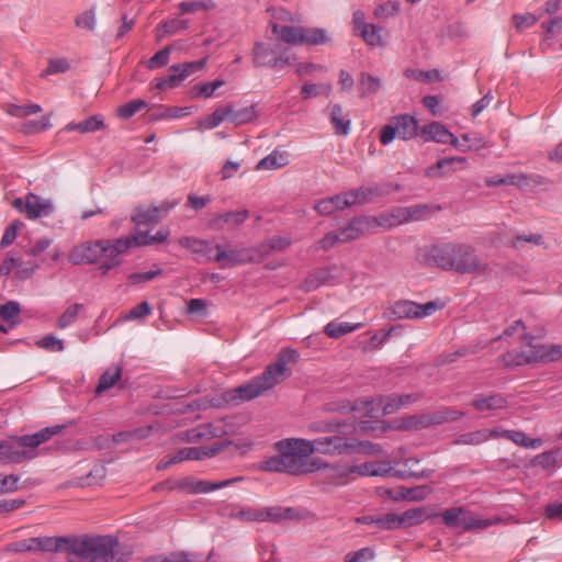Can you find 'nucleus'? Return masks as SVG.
I'll use <instances>...</instances> for the list:
<instances>
[{
    "instance_id": "obj_1",
    "label": "nucleus",
    "mask_w": 562,
    "mask_h": 562,
    "mask_svg": "<svg viewBox=\"0 0 562 562\" xmlns=\"http://www.w3.org/2000/svg\"><path fill=\"white\" fill-rule=\"evenodd\" d=\"M131 551L111 537H71L69 562H126Z\"/></svg>"
},
{
    "instance_id": "obj_2",
    "label": "nucleus",
    "mask_w": 562,
    "mask_h": 562,
    "mask_svg": "<svg viewBox=\"0 0 562 562\" xmlns=\"http://www.w3.org/2000/svg\"><path fill=\"white\" fill-rule=\"evenodd\" d=\"M278 456L263 462V469L269 472H284L293 475L311 473L316 470L315 462L308 458L313 454L310 440L288 438L276 443Z\"/></svg>"
},
{
    "instance_id": "obj_3",
    "label": "nucleus",
    "mask_w": 562,
    "mask_h": 562,
    "mask_svg": "<svg viewBox=\"0 0 562 562\" xmlns=\"http://www.w3.org/2000/svg\"><path fill=\"white\" fill-rule=\"evenodd\" d=\"M297 358L296 350L282 349L278 353L277 360L267 366L260 375L237 386L234 393L241 401H249L265 394L291 375V369L288 364L294 363Z\"/></svg>"
},
{
    "instance_id": "obj_4",
    "label": "nucleus",
    "mask_w": 562,
    "mask_h": 562,
    "mask_svg": "<svg viewBox=\"0 0 562 562\" xmlns=\"http://www.w3.org/2000/svg\"><path fill=\"white\" fill-rule=\"evenodd\" d=\"M272 32L289 45H322L330 38L321 27H305L300 25H280L272 23Z\"/></svg>"
},
{
    "instance_id": "obj_5",
    "label": "nucleus",
    "mask_w": 562,
    "mask_h": 562,
    "mask_svg": "<svg viewBox=\"0 0 562 562\" xmlns=\"http://www.w3.org/2000/svg\"><path fill=\"white\" fill-rule=\"evenodd\" d=\"M452 260L453 267L451 270L462 273H479V274H488L491 272V268L488 262L481 259L474 248L467 244L452 243Z\"/></svg>"
},
{
    "instance_id": "obj_6",
    "label": "nucleus",
    "mask_w": 562,
    "mask_h": 562,
    "mask_svg": "<svg viewBox=\"0 0 562 562\" xmlns=\"http://www.w3.org/2000/svg\"><path fill=\"white\" fill-rule=\"evenodd\" d=\"M441 307V304L434 301L418 304L408 300H400L390 305L383 316L387 319H419L432 315Z\"/></svg>"
},
{
    "instance_id": "obj_7",
    "label": "nucleus",
    "mask_w": 562,
    "mask_h": 562,
    "mask_svg": "<svg viewBox=\"0 0 562 562\" xmlns=\"http://www.w3.org/2000/svg\"><path fill=\"white\" fill-rule=\"evenodd\" d=\"M233 516L240 521H255V522H263V521H272L279 522L281 520H291L297 518V514L292 507H281V506H272V507H263V508H240L235 512Z\"/></svg>"
},
{
    "instance_id": "obj_8",
    "label": "nucleus",
    "mask_w": 562,
    "mask_h": 562,
    "mask_svg": "<svg viewBox=\"0 0 562 562\" xmlns=\"http://www.w3.org/2000/svg\"><path fill=\"white\" fill-rule=\"evenodd\" d=\"M398 394H392L389 396H381L373 401H359L353 405L350 404H339L335 406H328V411L339 412V413H349V412H360L364 415H369L373 417L376 412V407L382 409L383 415L394 414L398 409Z\"/></svg>"
},
{
    "instance_id": "obj_9",
    "label": "nucleus",
    "mask_w": 562,
    "mask_h": 562,
    "mask_svg": "<svg viewBox=\"0 0 562 562\" xmlns=\"http://www.w3.org/2000/svg\"><path fill=\"white\" fill-rule=\"evenodd\" d=\"M418 122L414 116L403 114L395 116L391 124H386L380 132V142L382 145L390 144L396 136L408 140L417 136Z\"/></svg>"
},
{
    "instance_id": "obj_10",
    "label": "nucleus",
    "mask_w": 562,
    "mask_h": 562,
    "mask_svg": "<svg viewBox=\"0 0 562 562\" xmlns=\"http://www.w3.org/2000/svg\"><path fill=\"white\" fill-rule=\"evenodd\" d=\"M451 251L452 243L426 246L417 251L416 259L424 266L451 270L453 267Z\"/></svg>"
},
{
    "instance_id": "obj_11",
    "label": "nucleus",
    "mask_w": 562,
    "mask_h": 562,
    "mask_svg": "<svg viewBox=\"0 0 562 562\" xmlns=\"http://www.w3.org/2000/svg\"><path fill=\"white\" fill-rule=\"evenodd\" d=\"M101 244L102 258L104 260L99 266V269L102 274L119 267L122 263L120 256L125 254L128 249L134 248L133 240H131L130 236L116 239H102Z\"/></svg>"
},
{
    "instance_id": "obj_12",
    "label": "nucleus",
    "mask_w": 562,
    "mask_h": 562,
    "mask_svg": "<svg viewBox=\"0 0 562 562\" xmlns=\"http://www.w3.org/2000/svg\"><path fill=\"white\" fill-rule=\"evenodd\" d=\"M441 517L448 527L463 530L486 529L494 524L492 519H481L468 514L462 507L448 508L441 514Z\"/></svg>"
},
{
    "instance_id": "obj_13",
    "label": "nucleus",
    "mask_w": 562,
    "mask_h": 562,
    "mask_svg": "<svg viewBox=\"0 0 562 562\" xmlns=\"http://www.w3.org/2000/svg\"><path fill=\"white\" fill-rule=\"evenodd\" d=\"M12 206L19 212L25 213L30 220L48 216L54 212L50 200L43 199L32 192L27 193L24 200L22 198L14 199Z\"/></svg>"
},
{
    "instance_id": "obj_14",
    "label": "nucleus",
    "mask_w": 562,
    "mask_h": 562,
    "mask_svg": "<svg viewBox=\"0 0 562 562\" xmlns=\"http://www.w3.org/2000/svg\"><path fill=\"white\" fill-rule=\"evenodd\" d=\"M179 204V200H167L159 205H137L131 220L136 225L157 224L162 217Z\"/></svg>"
},
{
    "instance_id": "obj_15",
    "label": "nucleus",
    "mask_w": 562,
    "mask_h": 562,
    "mask_svg": "<svg viewBox=\"0 0 562 562\" xmlns=\"http://www.w3.org/2000/svg\"><path fill=\"white\" fill-rule=\"evenodd\" d=\"M240 480L241 477H233L229 480H223L218 482H210L204 480H196L193 476H184L178 481H175L169 488L186 491L190 494H203L229 486L231 484L238 482Z\"/></svg>"
},
{
    "instance_id": "obj_16",
    "label": "nucleus",
    "mask_w": 562,
    "mask_h": 562,
    "mask_svg": "<svg viewBox=\"0 0 562 562\" xmlns=\"http://www.w3.org/2000/svg\"><path fill=\"white\" fill-rule=\"evenodd\" d=\"M215 249L216 254L213 260L220 262L222 268L257 262V256L252 248L223 249L221 245H216Z\"/></svg>"
},
{
    "instance_id": "obj_17",
    "label": "nucleus",
    "mask_w": 562,
    "mask_h": 562,
    "mask_svg": "<svg viewBox=\"0 0 562 562\" xmlns=\"http://www.w3.org/2000/svg\"><path fill=\"white\" fill-rule=\"evenodd\" d=\"M102 239L85 241L75 246L69 255L68 260L72 265H90L102 259Z\"/></svg>"
},
{
    "instance_id": "obj_18",
    "label": "nucleus",
    "mask_w": 562,
    "mask_h": 562,
    "mask_svg": "<svg viewBox=\"0 0 562 562\" xmlns=\"http://www.w3.org/2000/svg\"><path fill=\"white\" fill-rule=\"evenodd\" d=\"M310 447L313 448V453L318 452L322 454L342 453L349 450H355L356 446L340 436H329L310 440Z\"/></svg>"
},
{
    "instance_id": "obj_19",
    "label": "nucleus",
    "mask_w": 562,
    "mask_h": 562,
    "mask_svg": "<svg viewBox=\"0 0 562 562\" xmlns=\"http://www.w3.org/2000/svg\"><path fill=\"white\" fill-rule=\"evenodd\" d=\"M71 537L31 538L32 552H64L68 555Z\"/></svg>"
},
{
    "instance_id": "obj_20",
    "label": "nucleus",
    "mask_w": 562,
    "mask_h": 562,
    "mask_svg": "<svg viewBox=\"0 0 562 562\" xmlns=\"http://www.w3.org/2000/svg\"><path fill=\"white\" fill-rule=\"evenodd\" d=\"M22 448L24 446L19 442V438L2 441L0 443V459H2L3 463H21L25 459L34 457V454H30Z\"/></svg>"
},
{
    "instance_id": "obj_21",
    "label": "nucleus",
    "mask_w": 562,
    "mask_h": 562,
    "mask_svg": "<svg viewBox=\"0 0 562 562\" xmlns=\"http://www.w3.org/2000/svg\"><path fill=\"white\" fill-rule=\"evenodd\" d=\"M221 451V446L206 447H190L182 448L169 460V463H177L184 460H202L216 456Z\"/></svg>"
},
{
    "instance_id": "obj_22",
    "label": "nucleus",
    "mask_w": 562,
    "mask_h": 562,
    "mask_svg": "<svg viewBox=\"0 0 562 562\" xmlns=\"http://www.w3.org/2000/svg\"><path fill=\"white\" fill-rule=\"evenodd\" d=\"M471 405L479 412H496L508 405L506 397L501 394H476Z\"/></svg>"
},
{
    "instance_id": "obj_23",
    "label": "nucleus",
    "mask_w": 562,
    "mask_h": 562,
    "mask_svg": "<svg viewBox=\"0 0 562 562\" xmlns=\"http://www.w3.org/2000/svg\"><path fill=\"white\" fill-rule=\"evenodd\" d=\"M64 428H66L65 425H55L52 427H46L33 435H24L19 437V442L27 448H36L43 442L50 439L53 436L59 434Z\"/></svg>"
},
{
    "instance_id": "obj_24",
    "label": "nucleus",
    "mask_w": 562,
    "mask_h": 562,
    "mask_svg": "<svg viewBox=\"0 0 562 562\" xmlns=\"http://www.w3.org/2000/svg\"><path fill=\"white\" fill-rule=\"evenodd\" d=\"M223 108L229 110V113L226 115V121L237 126L250 123L258 116L255 104L244 106L241 109H235L233 104H227Z\"/></svg>"
},
{
    "instance_id": "obj_25",
    "label": "nucleus",
    "mask_w": 562,
    "mask_h": 562,
    "mask_svg": "<svg viewBox=\"0 0 562 562\" xmlns=\"http://www.w3.org/2000/svg\"><path fill=\"white\" fill-rule=\"evenodd\" d=\"M530 350L526 351H508L504 353L501 359L505 367H519L531 362L539 361V357L536 353L535 345L531 344Z\"/></svg>"
},
{
    "instance_id": "obj_26",
    "label": "nucleus",
    "mask_w": 562,
    "mask_h": 562,
    "mask_svg": "<svg viewBox=\"0 0 562 562\" xmlns=\"http://www.w3.org/2000/svg\"><path fill=\"white\" fill-rule=\"evenodd\" d=\"M407 222H411L408 206L396 207L389 214H381L375 217V225L384 227H393Z\"/></svg>"
},
{
    "instance_id": "obj_27",
    "label": "nucleus",
    "mask_w": 562,
    "mask_h": 562,
    "mask_svg": "<svg viewBox=\"0 0 562 562\" xmlns=\"http://www.w3.org/2000/svg\"><path fill=\"white\" fill-rule=\"evenodd\" d=\"M179 244L192 252L205 258L207 261H211L214 258L213 247L206 240L186 236L180 238Z\"/></svg>"
},
{
    "instance_id": "obj_28",
    "label": "nucleus",
    "mask_w": 562,
    "mask_h": 562,
    "mask_svg": "<svg viewBox=\"0 0 562 562\" xmlns=\"http://www.w3.org/2000/svg\"><path fill=\"white\" fill-rule=\"evenodd\" d=\"M334 278L333 268H321L311 273L303 282L302 289L305 292H312L321 285L327 284Z\"/></svg>"
},
{
    "instance_id": "obj_29",
    "label": "nucleus",
    "mask_w": 562,
    "mask_h": 562,
    "mask_svg": "<svg viewBox=\"0 0 562 562\" xmlns=\"http://www.w3.org/2000/svg\"><path fill=\"white\" fill-rule=\"evenodd\" d=\"M202 555L189 551H172L165 555H156L147 559V562H205Z\"/></svg>"
},
{
    "instance_id": "obj_30",
    "label": "nucleus",
    "mask_w": 562,
    "mask_h": 562,
    "mask_svg": "<svg viewBox=\"0 0 562 562\" xmlns=\"http://www.w3.org/2000/svg\"><path fill=\"white\" fill-rule=\"evenodd\" d=\"M330 123L335 128L337 135H348L350 131L351 120L349 115L345 113L340 104H335L330 112Z\"/></svg>"
},
{
    "instance_id": "obj_31",
    "label": "nucleus",
    "mask_w": 562,
    "mask_h": 562,
    "mask_svg": "<svg viewBox=\"0 0 562 562\" xmlns=\"http://www.w3.org/2000/svg\"><path fill=\"white\" fill-rule=\"evenodd\" d=\"M291 245V240L286 237L274 236L267 243L261 244L255 248L257 262L261 261L265 257L269 256L273 250H284Z\"/></svg>"
},
{
    "instance_id": "obj_32",
    "label": "nucleus",
    "mask_w": 562,
    "mask_h": 562,
    "mask_svg": "<svg viewBox=\"0 0 562 562\" xmlns=\"http://www.w3.org/2000/svg\"><path fill=\"white\" fill-rule=\"evenodd\" d=\"M426 519L424 508H412L402 514L395 513L396 528H408L422 524Z\"/></svg>"
},
{
    "instance_id": "obj_33",
    "label": "nucleus",
    "mask_w": 562,
    "mask_h": 562,
    "mask_svg": "<svg viewBox=\"0 0 562 562\" xmlns=\"http://www.w3.org/2000/svg\"><path fill=\"white\" fill-rule=\"evenodd\" d=\"M289 164V155L286 151L273 150L267 157L259 160L256 170H277Z\"/></svg>"
},
{
    "instance_id": "obj_34",
    "label": "nucleus",
    "mask_w": 562,
    "mask_h": 562,
    "mask_svg": "<svg viewBox=\"0 0 562 562\" xmlns=\"http://www.w3.org/2000/svg\"><path fill=\"white\" fill-rule=\"evenodd\" d=\"M450 133L441 123L432 122L424 126L420 131L422 136L426 142H437L440 144H447Z\"/></svg>"
},
{
    "instance_id": "obj_35",
    "label": "nucleus",
    "mask_w": 562,
    "mask_h": 562,
    "mask_svg": "<svg viewBox=\"0 0 562 562\" xmlns=\"http://www.w3.org/2000/svg\"><path fill=\"white\" fill-rule=\"evenodd\" d=\"M376 226L375 217L361 216L353 218L345 228L352 236V239L356 240Z\"/></svg>"
},
{
    "instance_id": "obj_36",
    "label": "nucleus",
    "mask_w": 562,
    "mask_h": 562,
    "mask_svg": "<svg viewBox=\"0 0 562 562\" xmlns=\"http://www.w3.org/2000/svg\"><path fill=\"white\" fill-rule=\"evenodd\" d=\"M348 193L352 205H361L372 202L375 198L380 196L381 190L378 186H371L350 190Z\"/></svg>"
},
{
    "instance_id": "obj_37",
    "label": "nucleus",
    "mask_w": 562,
    "mask_h": 562,
    "mask_svg": "<svg viewBox=\"0 0 562 562\" xmlns=\"http://www.w3.org/2000/svg\"><path fill=\"white\" fill-rule=\"evenodd\" d=\"M168 229H159L155 235H149L147 232H138L135 235H130L133 240V247H140L146 245L164 243L169 237Z\"/></svg>"
},
{
    "instance_id": "obj_38",
    "label": "nucleus",
    "mask_w": 562,
    "mask_h": 562,
    "mask_svg": "<svg viewBox=\"0 0 562 562\" xmlns=\"http://www.w3.org/2000/svg\"><path fill=\"white\" fill-rule=\"evenodd\" d=\"M249 216V212L247 210L239 211H231L223 214L217 215L213 221V225L223 228L222 223L227 224L232 227H236L243 224Z\"/></svg>"
},
{
    "instance_id": "obj_39",
    "label": "nucleus",
    "mask_w": 562,
    "mask_h": 562,
    "mask_svg": "<svg viewBox=\"0 0 562 562\" xmlns=\"http://www.w3.org/2000/svg\"><path fill=\"white\" fill-rule=\"evenodd\" d=\"M465 157H450L439 159L436 165L427 168L426 175L428 177H442L445 173L449 171H453L452 168L454 164H465Z\"/></svg>"
},
{
    "instance_id": "obj_40",
    "label": "nucleus",
    "mask_w": 562,
    "mask_h": 562,
    "mask_svg": "<svg viewBox=\"0 0 562 562\" xmlns=\"http://www.w3.org/2000/svg\"><path fill=\"white\" fill-rule=\"evenodd\" d=\"M122 376V368L113 366L106 369L100 376L99 383L95 389L97 394H101L113 387Z\"/></svg>"
},
{
    "instance_id": "obj_41",
    "label": "nucleus",
    "mask_w": 562,
    "mask_h": 562,
    "mask_svg": "<svg viewBox=\"0 0 562 562\" xmlns=\"http://www.w3.org/2000/svg\"><path fill=\"white\" fill-rule=\"evenodd\" d=\"M464 416L462 411H458L451 407H446L440 411L434 412L429 414V417H426L424 424H432L440 425L448 422H454Z\"/></svg>"
},
{
    "instance_id": "obj_42",
    "label": "nucleus",
    "mask_w": 562,
    "mask_h": 562,
    "mask_svg": "<svg viewBox=\"0 0 562 562\" xmlns=\"http://www.w3.org/2000/svg\"><path fill=\"white\" fill-rule=\"evenodd\" d=\"M254 65L256 67H271L274 49L265 43H256L254 46Z\"/></svg>"
},
{
    "instance_id": "obj_43",
    "label": "nucleus",
    "mask_w": 562,
    "mask_h": 562,
    "mask_svg": "<svg viewBox=\"0 0 562 562\" xmlns=\"http://www.w3.org/2000/svg\"><path fill=\"white\" fill-rule=\"evenodd\" d=\"M361 327H362L361 323L352 324V323H347V322L338 323L336 321H331L325 326L324 333L328 337L337 339V338H340L341 336L352 333Z\"/></svg>"
},
{
    "instance_id": "obj_44",
    "label": "nucleus",
    "mask_w": 562,
    "mask_h": 562,
    "mask_svg": "<svg viewBox=\"0 0 562 562\" xmlns=\"http://www.w3.org/2000/svg\"><path fill=\"white\" fill-rule=\"evenodd\" d=\"M103 126L102 117L100 115H92L82 122L67 124L65 130L68 132L78 131L80 133H91L101 130Z\"/></svg>"
},
{
    "instance_id": "obj_45",
    "label": "nucleus",
    "mask_w": 562,
    "mask_h": 562,
    "mask_svg": "<svg viewBox=\"0 0 562 562\" xmlns=\"http://www.w3.org/2000/svg\"><path fill=\"white\" fill-rule=\"evenodd\" d=\"M358 88L360 97L366 98L378 92L381 88V80L368 72H361L358 78Z\"/></svg>"
},
{
    "instance_id": "obj_46",
    "label": "nucleus",
    "mask_w": 562,
    "mask_h": 562,
    "mask_svg": "<svg viewBox=\"0 0 562 562\" xmlns=\"http://www.w3.org/2000/svg\"><path fill=\"white\" fill-rule=\"evenodd\" d=\"M411 222L426 221L441 210L440 205L424 203L408 206Z\"/></svg>"
},
{
    "instance_id": "obj_47",
    "label": "nucleus",
    "mask_w": 562,
    "mask_h": 562,
    "mask_svg": "<svg viewBox=\"0 0 562 562\" xmlns=\"http://www.w3.org/2000/svg\"><path fill=\"white\" fill-rule=\"evenodd\" d=\"M514 335H519L520 341L526 346H531V342L533 341V336L526 334V326L520 319L515 321L513 324L506 327L503 334L497 337V339L509 338Z\"/></svg>"
},
{
    "instance_id": "obj_48",
    "label": "nucleus",
    "mask_w": 562,
    "mask_h": 562,
    "mask_svg": "<svg viewBox=\"0 0 562 562\" xmlns=\"http://www.w3.org/2000/svg\"><path fill=\"white\" fill-rule=\"evenodd\" d=\"M504 434L506 439L525 448L536 449L542 445V440L540 438H529L524 431L520 430H509V432Z\"/></svg>"
},
{
    "instance_id": "obj_49",
    "label": "nucleus",
    "mask_w": 562,
    "mask_h": 562,
    "mask_svg": "<svg viewBox=\"0 0 562 562\" xmlns=\"http://www.w3.org/2000/svg\"><path fill=\"white\" fill-rule=\"evenodd\" d=\"M536 353L539 361H555L562 358V345H535Z\"/></svg>"
},
{
    "instance_id": "obj_50",
    "label": "nucleus",
    "mask_w": 562,
    "mask_h": 562,
    "mask_svg": "<svg viewBox=\"0 0 562 562\" xmlns=\"http://www.w3.org/2000/svg\"><path fill=\"white\" fill-rule=\"evenodd\" d=\"M331 83H304L301 92L303 99L307 100L319 94H326L327 97L331 93Z\"/></svg>"
},
{
    "instance_id": "obj_51",
    "label": "nucleus",
    "mask_w": 562,
    "mask_h": 562,
    "mask_svg": "<svg viewBox=\"0 0 562 562\" xmlns=\"http://www.w3.org/2000/svg\"><path fill=\"white\" fill-rule=\"evenodd\" d=\"M83 310V305L76 303L65 310V312L58 317L57 326L60 329H65L76 322L79 313Z\"/></svg>"
},
{
    "instance_id": "obj_52",
    "label": "nucleus",
    "mask_w": 562,
    "mask_h": 562,
    "mask_svg": "<svg viewBox=\"0 0 562 562\" xmlns=\"http://www.w3.org/2000/svg\"><path fill=\"white\" fill-rule=\"evenodd\" d=\"M346 423L338 420V419H331V420H317L313 422L308 425V429L313 432H335L339 431L342 426H345Z\"/></svg>"
},
{
    "instance_id": "obj_53",
    "label": "nucleus",
    "mask_w": 562,
    "mask_h": 562,
    "mask_svg": "<svg viewBox=\"0 0 562 562\" xmlns=\"http://www.w3.org/2000/svg\"><path fill=\"white\" fill-rule=\"evenodd\" d=\"M146 106V101L142 99H135L117 108L116 113L119 117L127 120L135 115L138 111L145 109Z\"/></svg>"
},
{
    "instance_id": "obj_54",
    "label": "nucleus",
    "mask_w": 562,
    "mask_h": 562,
    "mask_svg": "<svg viewBox=\"0 0 562 562\" xmlns=\"http://www.w3.org/2000/svg\"><path fill=\"white\" fill-rule=\"evenodd\" d=\"M359 35L363 38V41L371 46H380L382 45V36L381 29L374 24L368 23L363 26L362 31Z\"/></svg>"
},
{
    "instance_id": "obj_55",
    "label": "nucleus",
    "mask_w": 562,
    "mask_h": 562,
    "mask_svg": "<svg viewBox=\"0 0 562 562\" xmlns=\"http://www.w3.org/2000/svg\"><path fill=\"white\" fill-rule=\"evenodd\" d=\"M222 435V431L213 426L212 424H203V425H200L198 428L195 429H192L190 431V437L189 439L190 440H198V439H203V438H214V437H218Z\"/></svg>"
},
{
    "instance_id": "obj_56",
    "label": "nucleus",
    "mask_w": 562,
    "mask_h": 562,
    "mask_svg": "<svg viewBox=\"0 0 562 562\" xmlns=\"http://www.w3.org/2000/svg\"><path fill=\"white\" fill-rule=\"evenodd\" d=\"M205 64H206L205 58L201 59V60H196V61H188V63L177 64V65H172L169 68V71H179L182 75V77L186 79L193 72L204 68Z\"/></svg>"
},
{
    "instance_id": "obj_57",
    "label": "nucleus",
    "mask_w": 562,
    "mask_h": 562,
    "mask_svg": "<svg viewBox=\"0 0 562 562\" xmlns=\"http://www.w3.org/2000/svg\"><path fill=\"white\" fill-rule=\"evenodd\" d=\"M38 269V265L34 261H23L21 257H18L16 270L14 272V277L18 280H26L33 276V273Z\"/></svg>"
},
{
    "instance_id": "obj_58",
    "label": "nucleus",
    "mask_w": 562,
    "mask_h": 562,
    "mask_svg": "<svg viewBox=\"0 0 562 562\" xmlns=\"http://www.w3.org/2000/svg\"><path fill=\"white\" fill-rule=\"evenodd\" d=\"M224 83H225L224 80L218 79V80H215L213 82H205V83L196 85L192 89V95L195 97V98L200 97V95H204L205 98H210Z\"/></svg>"
},
{
    "instance_id": "obj_59",
    "label": "nucleus",
    "mask_w": 562,
    "mask_h": 562,
    "mask_svg": "<svg viewBox=\"0 0 562 562\" xmlns=\"http://www.w3.org/2000/svg\"><path fill=\"white\" fill-rule=\"evenodd\" d=\"M190 114V108L161 106L160 112L153 115L154 120L178 119Z\"/></svg>"
},
{
    "instance_id": "obj_60",
    "label": "nucleus",
    "mask_w": 562,
    "mask_h": 562,
    "mask_svg": "<svg viewBox=\"0 0 562 562\" xmlns=\"http://www.w3.org/2000/svg\"><path fill=\"white\" fill-rule=\"evenodd\" d=\"M486 441L485 429L475 430L460 435L456 439L457 445H481Z\"/></svg>"
},
{
    "instance_id": "obj_61",
    "label": "nucleus",
    "mask_w": 562,
    "mask_h": 562,
    "mask_svg": "<svg viewBox=\"0 0 562 562\" xmlns=\"http://www.w3.org/2000/svg\"><path fill=\"white\" fill-rule=\"evenodd\" d=\"M227 113H229L228 109H216L211 115L200 123V127L209 130L217 127L221 123L226 121Z\"/></svg>"
},
{
    "instance_id": "obj_62",
    "label": "nucleus",
    "mask_w": 562,
    "mask_h": 562,
    "mask_svg": "<svg viewBox=\"0 0 562 562\" xmlns=\"http://www.w3.org/2000/svg\"><path fill=\"white\" fill-rule=\"evenodd\" d=\"M36 346L52 352L63 351L65 347L64 341L52 334L42 337Z\"/></svg>"
},
{
    "instance_id": "obj_63",
    "label": "nucleus",
    "mask_w": 562,
    "mask_h": 562,
    "mask_svg": "<svg viewBox=\"0 0 562 562\" xmlns=\"http://www.w3.org/2000/svg\"><path fill=\"white\" fill-rule=\"evenodd\" d=\"M515 29L518 32H522L526 29L531 27L538 22V16L532 13L514 14L512 16Z\"/></svg>"
},
{
    "instance_id": "obj_64",
    "label": "nucleus",
    "mask_w": 562,
    "mask_h": 562,
    "mask_svg": "<svg viewBox=\"0 0 562 562\" xmlns=\"http://www.w3.org/2000/svg\"><path fill=\"white\" fill-rule=\"evenodd\" d=\"M77 27L93 31L95 29L97 20L95 12L93 9L82 12L75 19Z\"/></svg>"
}]
</instances>
